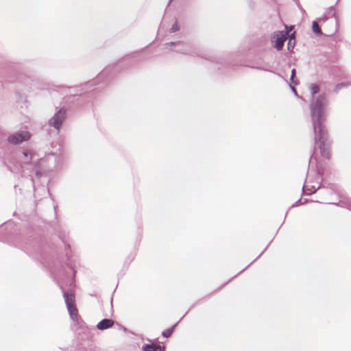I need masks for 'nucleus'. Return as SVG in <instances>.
Wrapping results in <instances>:
<instances>
[{
    "label": "nucleus",
    "mask_w": 351,
    "mask_h": 351,
    "mask_svg": "<svg viewBox=\"0 0 351 351\" xmlns=\"http://www.w3.org/2000/svg\"><path fill=\"white\" fill-rule=\"evenodd\" d=\"M295 38V32H293L291 36H290V39H289V43H288V48H289V45H292V43H291V40L292 39H294Z\"/></svg>",
    "instance_id": "ddd939ff"
},
{
    "label": "nucleus",
    "mask_w": 351,
    "mask_h": 351,
    "mask_svg": "<svg viewBox=\"0 0 351 351\" xmlns=\"http://www.w3.org/2000/svg\"><path fill=\"white\" fill-rule=\"evenodd\" d=\"M311 90L312 95H315V94H316L317 93L319 92V88L316 84H312L311 86Z\"/></svg>",
    "instance_id": "9b49d317"
},
{
    "label": "nucleus",
    "mask_w": 351,
    "mask_h": 351,
    "mask_svg": "<svg viewBox=\"0 0 351 351\" xmlns=\"http://www.w3.org/2000/svg\"><path fill=\"white\" fill-rule=\"evenodd\" d=\"M174 328H175V326H173L170 328H168V329L164 330L162 332V336L165 337H167V338L169 337L172 335Z\"/></svg>",
    "instance_id": "9d476101"
},
{
    "label": "nucleus",
    "mask_w": 351,
    "mask_h": 351,
    "mask_svg": "<svg viewBox=\"0 0 351 351\" xmlns=\"http://www.w3.org/2000/svg\"><path fill=\"white\" fill-rule=\"evenodd\" d=\"M113 325V320L109 319H104L97 324V327L99 330H105L112 327Z\"/></svg>",
    "instance_id": "39448f33"
},
{
    "label": "nucleus",
    "mask_w": 351,
    "mask_h": 351,
    "mask_svg": "<svg viewBox=\"0 0 351 351\" xmlns=\"http://www.w3.org/2000/svg\"><path fill=\"white\" fill-rule=\"evenodd\" d=\"M65 118V111L59 110L50 120V125L59 130Z\"/></svg>",
    "instance_id": "20e7f679"
},
{
    "label": "nucleus",
    "mask_w": 351,
    "mask_h": 351,
    "mask_svg": "<svg viewBox=\"0 0 351 351\" xmlns=\"http://www.w3.org/2000/svg\"><path fill=\"white\" fill-rule=\"evenodd\" d=\"M311 117L313 122L315 145L320 149L321 154L326 158L329 157V152L326 147L328 131L324 125L326 114L323 108L322 99L317 98L311 104Z\"/></svg>",
    "instance_id": "f257e3e1"
},
{
    "label": "nucleus",
    "mask_w": 351,
    "mask_h": 351,
    "mask_svg": "<svg viewBox=\"0 0 351 351\" xmlns=\"http://www.w3.org/2000/svg\"><path fill=\"white\" fill-rule=\"evenodd\" d=\"M310 209L312 210V211H316V210H319V206L317 205H313L311 206Z\"/></svg>",
    "instance_id": "4468645a"
},
{
    "label": "nucleus",
    "mask_w": 351,
    "mask_h": 351,
    "mask_svg": "<svg viewBox=\"0 0 351 351\" xmlns=\"http://www.w3.org/2000/svg\"><path fill=\"white\" fill-rule=\"evenodd\" d=\"M64 298L66 306L75 305V298L73 294L65 293Z\"/></svg>",
    "instance_id": "6e6552de"
},
{
    "label": "nucleus",
    "mask_w": 351,
    "mask_h": 351,
    "mask_svg": "<svg viewBox=\"0 0 351 351\" xmlns=\"http://www.w3.org/2000/svg\"><path fill=\"white\" fill-rule=\"evenodd\" d=\"M288 32H278L274 37L272 42L274 43V47L278 50H281L284 46V43L287 40V35Z\"/></svg>",
    "instance_id": "7ed1b4c3"
},
{
    "label": "nucleus",
    "mask_w": 351,
    "mask_h": 351,
    "mask_svg": "<svg viewBox=\"0 0 351 351\" xmlns=\"http://www.w3.org/2000/svg\"><path fill=\"white\" fill-rule=\"evenodd\" d=\"M23 154H24V155H25V156H27V153L24 152Z\"/></svg>",
    "instance_id": "a211bd4d"
},
{
    "label": "nucleus",
    "mask_w": 351,
    "mask_h": 351,
    "mask_svg": "<svg viewBox=\"0 0 351 351\" xmlns=\"http://www.w3.org/2000/svg\"><path fill=\"white\" fill-rule=\"evenodd\" d=\"M295 75V70L293 69L291 71V80L293 83V78H294Z\"/></svg>",
    "instance_id": "2eb2a0df"
},
{
    "label": "nucleus",
    "mask_w": 351,
    "mask_h": 351,
    "mask_svg": "<svg viewBox=\"0 0 351 351\" xmlns=\"http://www.w3.org/2000/svg\"><path fill=\"white\" fill-rule=\"evenodd\" d=\"M143 350L144 351H165V347L154 344H145L143 346Z\"/></svg>",
    "instance_id": "423d86ee"
},
{
    "label": "nucleus",
    "mask_w": 351,
    "mask_h": 351,
    "mask_svg": "<svg viewBox=\"0 0 351 351\" xmlns=\"http://www.w3.org/2000/svg\"><path fill=\"white\" fill-rule=\"evenodd\" d=\"M178 29V27H177L176 25H173V27H172V28H171L172 32H176V31H177Z\"/></svg>",
    "instance_id": "dca6fc26"
},
{
    "label": "nucleus",
    "mask_w": 351,
    "mask_h": 351,
    "mask_svg": "<svg viewBox=\"0 0 351 351\" xmlns=\"http://www.w3.org/2000/svg\"><path fill=\"white\" fill-rule=\"evenodd\" d=\"M312 29H313V31L314 32V33H315L316 34H322V30H321L317 22H316V21L313 22Z\"/></svg>",
    "instance_id": "1a4fd4ad"
},
{
    "label": "nucleus",
    "mask_w": 351,
    "mask_h": 351,
    "mask_svg": "<svg viewBox=\"0 0 351 351\" xmlns=\"http://www.w3.org/2000/svg\"><path fill=\"white\" fill-rule=\"evenodd\" d=\"M31 134L28 132H22L10 136L8 137V141L12 144L16 145L23 141L29 140Z\"/></svg>",
    "instance_id": "f03ea898"
},
{
    "label": "nucleus",
    "mask_w": 351,
    "mask_h": 351,
    "mask_svg": "<svg viewBox=\"0 0 351 351\" xmlns=\"http://www.w3.org/2000/svg\"><path fill=\"white\" fill-rule=\"evenodd\" d=\"M293 27H290L289 31H291Z\"/></svg>",
    "instance_id": "f3484780"
},
{
    "label": "nucleus",
    "mask_w": 351,
    "mask_h": 351,
    "mask_svg": "<svg viewBox=\"0 0 351 351\" xmlns=\"http://www.w3.org/2000/svg\"><path fill=\"white\" fill-rule=\"evenodd\" d=\"M295 38V32H293L291 36H290V39H289V43H288V48H289V45H292V43H291V40L292 39H294Z\"/></svg>",
    "instance_id": "f8f14e48"
},
{
    "label": "nucleus",
    "mask_w": 351,
    "mask_h": 351,
    "mask_svg": "<svg viewBox=\"0 0 351 351\" xmlns=\"http://www.w3.org/2000/svg\"><path fill=\"white\" fill-rule=\"evenodd\" d=\"M67 308L69 311V313L72 319H77L78 317V312L75 305L69 306H67Z\"/></svg>",
    "instance_id": "0eeeda50"
}]
</instances>
